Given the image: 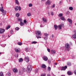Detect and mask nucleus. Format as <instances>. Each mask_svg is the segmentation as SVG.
Wrapping results in <instances>:
<instances>
[{
	"mask_svg": "<svg viewBox=\"0 0 76 76\" xmlns=\"http://www.w3.org/2000/svg\"><path fill=\"white\" fill-rule=\"evenodd\" d=\"M18 21H20V22L22 21V20L21 19H18Z\"/></svg>",
	"mask_w": 76,
	"mask_h": 76,
	"instance_id": "obj_41",
	"label": "nucleus"
},
{
	"mask_svg": "<svg viewBox=\"0 0 76 76\" xmlns=\"http://www.w3.org/2000/svg\"><path fill=\"white\" fill-rule=\"evenodd\" d=\"M43 20L45 22H47V19L44 18H43Z\"/></svg>",
	"mask_w": 76,
	"mask_h": 76,
	"instance_id": "obj_23",
	"label": "nucleus"
},
{
	"mask_svg": "<svg viewBox=\"0 0 76 76\" xmlns=\"http://www.w3.org/2000/svg\"><path fill=\"white\" fill-rule=\"evenodd\" d=\"M51 70V68L50 66H49L48 68V71H50Z\"/></svg>",
	"mask_w": 76,
	"mask_h": 76,
	"instance_id": "obj_31",
	"label": "nucleus"
},
{
	"mask_svg": "<svg viewBox=\"0 0 76 76\" xmlns=\"http://www.w3.org/2000/svg\"><path fill=\"white\" fill-rule=\"evenodd\" d=\"M49 35V34H47V33H45L44 34V35L45 36H48V35Z\"/></svg>",
	"mask_w": 76,
	"mask_h": 76,
	"instance_id": "obj_43",
	"label": "nucleus"
},
{
	"mask_svg": "<svg viewBox=\"0 0 76 76\" xmlns=\"http://www.w3.org/2000/svg\"><path fill=\"white\" fill-rule=\"evenodd\" d=\"M42 68H46L47 67V66L45 64H42L41 66Z\"/></svg>",
	"mask_w": 76,
	"mask_h": 76,
	"instance_id": "obj_12",
	"label": "nucleus"
},
{
	"mask_svg": "<svg viewBox=\"0 0 76 76\" xmlns=\"http://www.w3.org/2000/svg\"><path fill=\"white\" fill-rule=\"evenodd\" d=\"M37 42L36 41H33L31 42V44H37Z\"/></svg>",
	"mask_w": 76,
	"mask_h": 76,
	"instance_id": "obj_32",
	"label": "nucleus"
},
{
	"mask_svg": "<svg viewBox=\"0 0 76 76\" xmlns=\"http://www.w3.org/2000/svg\"><path fill=\"white\" fill-rule=\"evenodd\" d=\"M23 21H24V23H26V22H27L26 20H24Z\"/></svg>",
	"mask_w": 76,
	"mask_h": 76,
	"instance_id": "obj_53",
	"label": "nucleus"
},
{
	"mask_svg": "<svg viewBox=\"0 0 76 76\" xmlns=\"http://www.w3.org/2000/svg\"><path fill=\"white\" fill-rule=\"evenodd\" d=\"M55 65H57V63H54Z\"/></svg>",
	"mask_w": 76,
	"mask_h": 76,
	"instance_id": "obj_58",
	"label": "nucleus"
},
{
	"mask_svg": "<svg viewBox=\"0 0 76 76\" xmlns=\"http://www.w3.org/2000/svg\"><path fill=\"white\" fill-rule=\"evenodd\" d=\"M61 1L59 2V4H61Z\"/></svg>",
	"mask_w": 76,
	"mask_h": 76,
	"instance_id": "obj_63",
	"label": "nucleus"
},
{
	"mask_svg": "<svg viewBox=\"0 0 76 76\" xmlns=\"http://www.w3.org/2000/svg\"><path fill=\"white\" fill-rule=\"evenodd\" d=\"M27 16H31V13H27Z\"/></svg>",
	"mask_w": 76,
	"mask_h": 76,
	"instance_id": "obj_36",
	"label": "nucleus"
},
{
	"mask_svg": "<svg viewBox=\"0 0 76 76\" xmlns=\"http://www.w3.org/2000/svg\"><path fill=\"white\" fill-rule=\"evenodd\" d=\"M67 74L68 75H72V72L70 71H68Z\"/></svg>",
	"mask_w": 76,
	"mask_h": 76,
	"instance_id": "obj_18",
	"label": "nucleus"
},
{
	"mask_svg": "<svg viewBox=\"0 0 76 76\" xmlns=\"http://www.w3.org/2000/svg\"><path fill=\"white\" fill-rule=\"evenodd\" d=\"M58 28L60 30L61 29V26L60 25L58 26Z\"/></svg>",
	"mask_w": 76,
	"mask_h": 76,
	"instance_id": "obj_26",
	"label": "nucleus"
},
{
	"mask_svg": "<svg viewBox=\"0 0 76 76\" xmlns=\"http://www.w3.org/2000/svg\"><path fill=\"white\" fill-rule=\"evenodd\" d=\"M36 34L37 35L36 36V37L37 38V39H38V38H41V37H40V36L42 34L41 31H36Z\"/></svg>",
	"mask_w": 76,
	"mask_h": 76,
	"instance_id": "obj_1",
	"label": "nucleus"
},
{
	"mask_svg": "<svg viewBox=\"0 0 76 76\" xmlns=\"http://www.w3.org/2000/svg\"><path fill=\"white\" fill-rule=\"evenodd\" d=\"M16 16L17 17H19V13H17L16 14Z\"/></svg>",
	"mask_w": 76,
	"mask_h": 76,
	"instance_id": "obj_37",
	"label": "nucleus"
},
{
	"mask_svg": "<svg viewBox=\"0 0 76 76\" xmlns=\"http://www.w3.org/2000/svg\"><path fill=\"white\" fill-rule=\"evenodd\" d=\"M27 69H30L31 70H32V67L31 66V65H29L28 66Z\"/></svg>",
	"mask_w": 76,
	"mask_h": 76,
	"instance_id": "obj_9",
	"label": "nucleus"
},
{
	"mask_svg": "<svg viewBox=\"0 0 76 76\" xmlns=\"http://www.w3.org/2000/svg\"><path fill=\"white\" fill-rule=\"evenodd\" d=\"M43 59L45 61H47L48 60V58L46 56H44L43 57Z\"/></svg>",
	"mask_w": 76,
	"mask_h": 76,
	"instance_id": "obj_6",
	"label": "nucleus"
},
{
	"mask_svg": "<svg viewBox=\"0 0 76 76\" xmlns=\"http://www.w3.org/2000/svg\"><path fill=\"white\" fill-rule=\"evenodd\" d=\"M74 74H75V75H76V70L74 71Z\"/></svg>",
	"mask_w": 76,
	"mask_h": 76,
	"instance_id": "obj_52",
	"label": "nucleus"
},
{
	"mask_svg": "<svg viewBox=\"0 0 76 76\" xmlns=\"http://www.w3.org/2000/svg\"><path fill=\"white\" fill-rule=\"evenodd\" d=\"M32 4H28L29 7H32Z\"/></svg>",
	"mask_w": 76,
	"mask_h": 76,
	"instance_id": "obj_39",
	"label": "nucleus"
},
{
	"mask_svg": "<svg viewBox=\"0 0 76 76\" xmlns=\"http://www.w3.org/2000/svg\"><path fill=\"white\" fill-rule=\"evenodd\" d=\"M15 51L16 52V53H18V52H19V49H15Z\"/></svg>",
	"mask_w": 76,
	"mask_h": 76,
	"instance_id": "obj_27",
	"label": "nucleus"
},
{
	"mask_svg": "<svg viewBox=\"0 0 76 76\" xmlns=\"http://www.w3.org/2000/svg\"><path fill=\"white\" fill-rule=\"evenodd\" d=\"M19 29V28L18 27H17L15 28V30H16V31H18Z\"/></svg>",
	"mask_w": 76,
	"mask_h": 76,
	"instance_id": "obj_44",
	"label": "nucleus"
},
{
	"mask_svg": "<svg viewBox=\"0 0 76 76\" xmlns=\"http://www.w3.org/2000/svg\"><path fill=\"white\" fill-rule=\"evenodd\" d=\"M69 9L71 10H73V8L72 7H69Z\"/></svg>",
	"mask_w": 76,
	"mask_h": 76,
	"instance_id": "obj_33",
	"label": "nucleus"
},
{
	"mask_svg": "<svg viewBox=\"0 0 76 76\" xmlns=\"http://www.w3.org/2000/svg\"><path fill=\"white\" fill-rule=\"evenodd\" d=\"M47 76H50V75L49 74H48L47 75Z\"/></svg>",
	"mask_w": 76,
	"mask_h": 76,
	"instance_id": "obj_59",
	"label": "nucleus"
},
{
	"mask_svg": "<svg viewBox=\"0 0 76 76\" xmlns=\"http://www.w3.org/2000/svg\"><path fill=\"white\" fill-rule=\"evenodd\" d=\"M18 9H19V11L21 10V7H18Z\"/></svg>",
	"mask_w": 76,
	"mask_h": 76,
	"instance_id": "obj_45",
	"label": "nucleus"
},
{
	"mask_svg": "<svg viewBox=\"0 0 76 76\" xmlns=\"http://www.w3.org/2000/svg\"><path fill=\"white\" fill-rule=\"evenodd\" d=\"M50 13H51V15H54V12H53L51 11L50 12Z\"/></svg>",
	"mask_w": 76,
	"mask_h": 76,
	"instance_id": "obj_49",
	"label": "nucleus"
},
{
	"mask_svg": "<svg viewBox=\"0 0 76 76\" xmlns=\"http://www.w3.org/2000/svg\"><path fill=\"white\" fill-rule=\"evenodd\" d=\"M61 76H65V75H62Z\"/></svg>",
	"mask_w": 76,
	"mask_h": 76,
	"instance_id": "obj_64",
	"label": "nucleus"
},
{
	"mask_svg": "<svg viewBox=\"0 0 76 76\" xmlns=\"http://www.w3.org/2000/svg\"><path fill=\"white\" fill-rule=\"evenodd\" d=\"M48 63H49V64H50L51 63V61H50V60L48 61Z\"/></svg>",
	"mask_w": 76,
	"mask_h": 76,
	"instance_id": "obj_57",
	"label": "nucleus"
},
{
	"mask_svg": "<svg viewBox=\"0 0 76 76\" xmlns=\"http://www.w3.org/2000/svg\"><path fill=\"white\" fill-rule=\"evenodd\" d=\"M54 28L55 30H57V28H58V26L56 25H54Z\"/></svg>",
	"mask_w": 76,
	"mask_h": 76,
	"instance_id": "obj_20",
	"label": "nucleus"
},
{
	"mask_svg": "<svg viewBox=\"0 0 76 76\" xmlns=\"http://www.w3.org/2000/svg\"><path fill=\"white\" fill-rule=\"evenodd\" d=\"M4 32H5V30L4 29H0V34H3Z\"/></svg>",
	"mask_w": 76,
	"mask_h": 76,
	"instance_id": "obj_3",
	"label": "nucleus"
},
{
	"mask_svg": "<svg viewBox=\"0 0 76 76\" xmlns=\"http://www.w3.org/2000/svg\"><path fill=\"white\" fill-rule=\"evenodd\" d=\"M10 34H13V30H11L10 31Z\"/></svg>",
	"mask_w": 76,
	"mask_h": 76,
	"instance_id": "obj_56",
	"label": "nucleus"
},
{
	"mask_svg": "<svg viewBox=\"0 0 76 76\" xmlns=\"http://www.w3.org/2000/svg\"><path fill=\"white\" fill-rule=\"evenodd\" d=\"M47 50L48 52H50V49L49 48L47 49Z\"/></svg>",
	"mask_w": 76,
	"mask_h": 76,
	"instance_id": "obj_54",
	"label": "nucleus"
},
{
	"mask_svg": "<svg viewBox=\"0 0 76 76\" xmlns=\"http://www.w3.org/2000/svg\"><path fill=\"white\" fill-rule=\"evenodd\" d=\"M45 75H46L45 74H44L41 75V76H45Z\"/></svg>",
	"mask_w": 76,
	"mask_h": 76,
	"instance_id": "obj_50",
	"label": "nucleus"
},
{
	"mask_svg": "<svg viewBox=\"0 0 76 76\" xmlns=\"http://www.w3.org/2000/svg\"><path fill=\"white\" fill-rule=\"evenodd\" d=\"M22 70L23 72H26V69L23 68H22Z\"/></svg>",
	"mask_w": 76,
	"mask_h": 76,
	"instance_id": "obj_38",
	"label": "nucleus"
},
{
	"mask_svg": "<svg viewBox=\"0 0 76 76\" xmlns=\"http://www.w3.org/2000/svg\"><path fill=\"white\" fill-rule=\"evenodd\" d=\"M3 72H0V76H3Z\"/></svg>",
	"mask_w": 76,
	"mask_h": 76,
	"instance_id": "obj_40",
	"label": "nucleus"
},
{
	"mask_svg": "<svg viewBox=\"0 0 76 76\" xmlns=\"http://www.w3.org/2000/svg\"><path fill=\"white\" fill-rule=\"evenodd\" d=\"M18 44L19 45H22V43L21 42H19L18 43Z\"/></svg>",
	"mask_w": 76,
	"mask_h": 76,
	"instance_id": "obj_30",
	"label": "nucleus"
},
{
	"mask_svg": "<svg viewBox=\"0 0 76 76\" xmlns=\"http://www.w3.org/2000/svg\"><path fill=\"white\" fill-rule=\"evenodd\" d=\"M51 53L52 54H55L56 53V51L54 50H51Z\"/></svg>",
	"mask_w": 76,
	"mask_h": 76,
	"instance_id": "obj_16",
	"label": "nucleus"
},
{
	"mask_svg": "<svg viewBox=\"0 0 76 76\" xmlns=\"http://www.w3.org/2000/svg\"><path fill=\"white\" fill-rule=\"evenodd\" d=\"M29 58L28 57H25V60L27 63L29 62Z\"/></svg>",
	"mask_w": 76,
	"mask_h": 76,
	"instance_id": "obj_5",
	"label": "nucleus"
},
{
	"mask_svg": "<svg viewBox=\"0 0 76 76\" xmlns=\"http://www.w3.org/2000/svg\"><path fill=\"white\" fill-rule=\"evenodd\" d=\"M50 4H51V2H50V1L49 0L46 3V5H50Z\"/></svg>",
	"mask_w": 76,
	"mask_h": 76,
	"instance_id": "obj_10",
	"label": "nucleus"
},
{
	"mask_svg": "<svg viewBox=\"0 0 76 76\" xmlns=\"http://www.w3.org/2000/svg\"><path fill=\"white\" fill-rule=\"evenodd\" d=\"M48 16H50V12H48Z\"/></svg>",
	"mask_w": 76,
	"mask_h": 76,
	"instance_id": "obj_60",
	"label": "nucleus"
},
{
	"mask_svg": "<svg viewBox=\"0 0 76 76\" xmlns=\"http://www.w3.org/2000/svg\"><path fill=\"white\" fill-rule=\"evenodd\" d=\"M35 73H37L38 72V69H36L35 70Z\"/></svg>",
	"mask_w": 76,
	"mask_h": 76,
	"instance_id": "obj_51",
	"label": "nucleus"
},
{
	"mask_svg": "<svg viewBox=\"0 0 76 76\" xmlns=\"http://www.w3.org/2000/svg\"><path fill=\"white\" fill-rule=\"evenodd\" d=\"M1 6H2V7H2L3 6V4H1Z\"/></svg>",
	"mask_w": 76,
	"mask_h": 76,
	"instance_id": "obj_62",
	"label": "nucleus"
},
{
	"mask_svg": "<svg viewBox=\"0 0 76 76\" xmlns=\"http://www.w3.org/2000/svg\"><path fill=\"white\" fill-rule=\"evenodd\" d=\"M67 21H68V22H69V23H70V24H72V20L69 18H68L67 20Z\"/></svg>",
	"mask_w": 76,
	"mask_h": 76,
	"instance_id": "obj_8",
	"label": "nucleus"
},
{
	"mask_svg": "<svg viewBox=\"0 0 76 76\" xmlns=\"http://www.w3.org/2000/svg\"><path fill=\"white\" fill-rule=\"evenodd\" d=\"M15 1L16 4H19V3L18 0H15Z\"/></svg>",
	"mask_w": 76,
	"mask_h": 76,
	"instance_id": "obj_22",
	"label": "nucleus"
},
{
	"mask_svg": "<svg viewBox=\"0 0 76 76\" xmlns=\"http://www.w3.org/2000/svg\"><path fill=\"white\" fill-rule=\"evenodd\" d=\"M10 27L11 26L10 25L8 26L6 28V29H9L10 28Z\"/></svg>",
	"mask_w": 76,
	"mask_h": 76,
	"instance_id": "obj_29",
	"label": "nucleus"
},
{
	"mask_svg": "<svg viewBox=\"0 0 76 76\" xmlns=\"http://www.w3.org/2000/svg\"><path fill=\"white\" fill-rule=\"evenodd\" d=\"M65 50H67L68 51H69L70 50V45L68 43L65 44Z\"/></svg>",
	"mask_w": 76,
	"mask_h": 76,
	"instance_id": "obj_2",
	"label": "nucleus"
},
{
	"mask_svg": "<svg viewBox=\"0 0 76 76\" xmlns=\"http://www.w3.org/2000/svg\"><path fill=\"white\" fill-rule=\"evenodd\" d=\"M60 25H61V27H64V24H60Z\"/></svg>",
	"mask_w": 76,
	"mask_h": 76,
	"instance_id": "obj_46",
	"label": "nucleus"
},
{
	"mask_svg": "<svg viewBox=\"0 0 76 76\" xmlns=\"http://www.w3.org/2000/svg\"><path fill=\"white\" fill-rule=\"evenodd\" d=\"M31 70H32V69L27 68L26 69V72H28V73H30L31 71Z\"/></svg>",
	"mask_w": 76,
	"mask_h": 76,
	"instance_id": "obj_11",
	"label": "nucleus"
},
{
	"mask_svg": "<svg viewBox=\"0 0 76 76\" xmlns=\"http://www.w3.org/2000/svg\"><path fill=\"white\" fill-rule=\"evenodd\" d=\"M53 8L55 7V4H53V5L52 6Z\"/></svg>",
	"mask_w": 76,
	"mask_h": 76,
	"instance_id": "obj_55",
	"label": "nucleus"
},
{
	"mask_svg": "<svg viewBox=\"0 0 76 76\" xmlns=\"http://www.w3.org/2000/svg\"><path fill=\"white\" fill-rule=\"evenodd\" d=\"M20 26H21L25 25V24H24V23L22 22V21L20 22Z\"/></svg>",
	"mask_w": 76,
	"mask_h": 76,
	"instance_id": "obj_14",
	"label": "nucleus"
},
{
	"mask_svg": "<svg viewBox=\"0 0 76 76\" xmlns=\"http://www.w3.org/2000/svg\"><path fill=\"white\" fill-rule=\"evenodd\" d=\"M2 12V14L3 15H5L6 14V10L3 11Z\"/></svg>",
	"mask_w": 76,
	"mask_h": 76,
	"instance_id": "obj_15",
	"label": "nucleus"
},
{
	"mask_svg": "<svg viewBox=\"0 0 76 76\" xmlns=\"http://www.w3.org/2000/svg\"><path fill=\"white\" fill-rule=\"evenodd\" d=\"M44 39L45 40H47V39H48V37H47L45 38H44Z\"/></svg>",
	"mask_w": 76,
	"mask_h": 76,
	"instance_id": "obj_47",
	"label": "nucleus"
},
{
	"mask_svg": "<svg viewBox=\"0 0 76 76\" xmlns=\"http://www.w3.org/2000/svg\"><path fill=\"white\" fill-rule=\"evenodd\" d=\"M18 6H17L15 7V11H18Z\"/></svg>",
	"mask_w": 76,
	"mask_h": 76,
	"instance_id": "obj_19",
	"label": "nucleus"
},
{
	"mask_svg": "<svg viewBox=\"0 0 76 76\" xmlns=\"http://www.w3.org/2000/svg\"><path fill=\"white\" fill-rule=\"evenodd\" d=\"M52 38L54 37V35L53 34H52Z\"/></svg>",
	"mask_w": 76,
	"mask_h": 76,
	"instance_id": "obj_61",
	"label": "nucleus"
},
{
	"mask_svg": "<svg viewBox=\"0 0 76 76\" xmlns=\"http://www.w3.org/2000/svg\"><path fill=\"white\" fill-rule=\"evenodd\" d=\"M20 75H22L23 74V72L22 71H19V72Z\"/></svg>",
	"mask_w": 76,
	"mask_h": 76,
	"instance_id": "obj_35",
	"label": "nucleus"
},
{
	"mask_svg": "<svg viewBox=\"0 0 76 76\" xmlns=\"http://www.w3.org/2000/svg\"><path fill=\"white\" fill-rule=\"evenodd\" d=\"M7 76H11V73L10 72H8L7 73Z\"/></svg>",
	"mask_w": 76,
	"mask_h": 76,
	"instance_id": "obj_28",
	"label": "nucleus"
},
{
	"mask_svg": "<svg viewBox=\"0 0 76 76\" xmlns=\"http://www.w3.org/2000/svg\"><path fill=\"white\" fill-rule=\"evenodd\" d=\"M0 10L1 12L4 11V9H3V7H2L0 8Z\"/></svg>",
	"mask_w": 76,
	"mask_h": 76,
	"instance_id": "obj_17",
	"label": "nucleus"
},
{
	"mask_svg": "<svg viewBox=\"0 0 76 76\" xmlns=\"http://www.w3.org/2000/svg\"><path fill=\"white\" fill-rule=\"evenodd\" d=\"M67 65L68 66H71V63H70V62L68 63L67 64Z\"/></svg>",
	"mask_w": 76,
	"mask_h": 76,
	"instance_id": "obj_42",
	"label": "nucleus"
},
{
	"mask_svg": "<svg viewBox=\"0 0 76 76\" xmlns=\"http://www.w3.org/2000/svg\"><path fill=\"white\" fill-rule=\"evenodd\" d=\"M19 62H22V61H23V59L22 58L19 59Z\"/></svg>",
	"mask_w": 76,
	"mask_h": 76,
	"instance_id": "obj_25",
	"label": "nucleus"
},
{
	"mask_svg": "<svg viewBox=\"0 0 76 76\" xmlns=\"http://www.w3.org/2000/svg\"><path fill=\"white\" fill-rule=\"evenodd\" d=\"M13 71L14 73H16L18 72V70L17 69V68H14L13 69Z\"/></svg>",
	"mask_w": 76,
	"mask_h": 76,
	"instance_id": "obj_7",
	"label": "nucleus"
},
{
	"mask_svg": "<svg viewBox=\"0 0 76 76\" xmlns=\"http://www.w3.org/2000/svg\"><path fill=\"white\" fill-rule=\"evenodd\" d=\"M25 51L26 52H28V51H29V49H28V48H25Z\"/></svg>",
	"mask_w": 76,
	"mask_h": 76,
	"instance_id": "obj_34",
	"label": "nucleus"
},
{
	"mask_svg": "<svg viewBox=\"0 0 76 76\" xmlns=\"http://www.w3.org/2000/svg\"><path fill=\"white\" fill-rule=\"evenodd\" d=\"M63 13H60L59 14L58 16H59V17L61 18V17H62V16H63Z\"/></svg>",
	"mask_w": 76,
	"mask_h": 76,
	"instance_id": "obj_21",
	"label": "nucleus"
},
{
	"mask_svg": "<svg viewBox=\"0 0 76 76\" xmlns=\"http://www.w3.org/2000/svg\"><path fill=\"white\" fill-rule=\"evenodd\" d=\"M70 13V12L69 11H67L66 12V15H69Z\"/></svg>",
	"mask_w": 76,
	"mask_h": 76,
	"instance_id": "obj_48",
	"label": "nucleus"
},
{
	"mask_svg": "<svg viewBox=\"0 0 76 76\" xmlns=\"http://www.w3.org/2000/svg\"><path fill=\"white\" fill-rule=\"evenodd\" d=\"M60 19L62 20H65V18H64V17H61L60 18Z\"/></svg>",
	"mask_w": 76,
	"mask_h": 76,
	"instance_id": "obj_24",
	"label": "nucleus"
},
{
	"mask_svg": "<svg viewBox=\"0 0 76 76\" xmlns=\"http://www.w3.org/2000/svg\"><path fill=\"white\" fill-rule=\"evenodd\" d=\"M67 68V66H65L64 67L63 66L62 69H61V70H66V69Z\"/></svg>",
	"mask_w": 76,
	"mask_h": 76,
	"instance_id": "obj_4",
	"label": "nucleus"
},
{
	"mask_svg": "<svg viewBox=\"0 0 76 76\" xmlns=\"http://www.w3.org/2000/svg\"><path fill=\"white\" fill-rule=\"evenodd\" d=\"M72 37L74 39H76V33H74L73 35H72Z\"/></svg>",
	"mask_w": 76,
	"mask_h": 76,
	"instance_id": "obj_13",
	"label": "nucleus"
}]
</instances>
